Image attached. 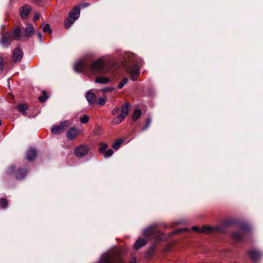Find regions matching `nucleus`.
Masks as SVG:
<instances>
[{
    "label": "nucleus",
    "mask_w": 263,
    "mask_h": 263,
    "mask_svg": "<svg viewBox=\"0 0 263 263\" xmlns=\"http://www.w3.org/2000/svg\"><path fill=\"white\" fill-rule=\"evenodd\" d=\"M128 59L127 62L131 64L129 69V72L133 81H136L139 76V70L143 64L142 59L133 53H128L126 55Z\"/></svg>",
    "instance_id": "1"
},
{
    "label": "nucleus",
    "mask_w": 263,
    "mask_h": 263,
    "mask_svg": "<svg viewBox=\"0 0 263 263\" xmlns=\"http://www.w3.org/2000/svg\"><path fill=\"white\" fill-rule=\"evenodd\" d=\"M105 62L102 58L94 61L87 66L88 74L96 75L100 73H105Z\"/></svg>",
    "instance_id": "2"
},
{
    "label": "nucleus",
    "mask_w": 263,
    "mask_h": 263,
    "mask_svg": "<svg viewBox=\"0 0 263 263\" xmlns=\"http://www.w3.org/2000/svg\"><path fill=\"white\" fill-rule=\"evenodd\" d=\"M156 224H154L144 230H143V234L145 236H152L155 238L158 241L163 240V234H161L160 231L156 228Z\"/></svg>",
    "instance_id": "3"
},
{
    "label": "nucleus",
    "mask_w": 263,
    "mask_h": 263,
    "mask_svg": "<svg viewBox=\"0 0 263 263\" xmlns=\"http://www.w3.org/2000/svg\"><path fill=\"white\" fill-rule=\"evenodd\" d=\"M80 8L75 7L71 10L69 14L68 18L65 21L64 26L66 29H68L80 16Z\"/></svg>",
    "instance_id": "4"
},
{
    "label": "nucleus",
    "mask_w": 263,
    "mask_h": 263,
    "mask_svg": "<svg viewBox=\"0 0 263 263\" xmlns=\"http://www.w3.org/2000/svg\"><path fill=\"white\" fill-rule=\"evenodd\" d=\"M129 107V104L128 102H125L121 108V113L112 120V122L113 124H118L126 118L128 114Z\"/></svg>",
    "instance_id": "5"
},
{
    "label": "nucleus",
    "mask_w": 263,
    "mask_h": 263,
    "mask_svg": "<svg viewBox=\"0 0 263 263\" xmlns=\"http://www.w3.org/2000/svg\"><path fill=\"white\" fill-rule=\"evenodd\" d=\"M240 229L241 232H235L232 234V238L235 241H240L243 237V233L248 232L251 230L250 227L247 224H242Z\"/></svg>",
    "instance_id": "6"
},
{
    "label": "nucleus",
    "mask_w": 263,
    "mask_h": 263,
    "mask_svg": "<svg viewBox=\"0 0 263 263\" xmlns=\"http://www.w3.org/2000/svg\"><path fill=\"white\" fill-rule=\"evenodd\" d=\"M89 147L84 144L78 146L74 151V155L76 157L81 158L85 156L88 153Z\"/></svg>",
    "instance_id": "7"
},
{
    "label": "nucleus",
    "mask_w": 263,
    "mask_h": 263,
    "mask_svg": "<svg viewBox=\"0 0 263 263\" xmlns=\"http://www.w3.org/2000/svg\"><path fill=\"white\" fill-rule=\"evenodd\" d=\"M12 39V32H6L0 39V44L4 48H7L11 44Z\"/></svg>",
    "instance_id": "8"
},
{
    "label": "nucleus",
    "mask_w": 263,
    "mask_h": 263,
    "mask_svg": "<svg viewBox=\"0 0 263 263\" xmlns=\"http://www.w3.org/2000/svg\"><path fill=\"white\" fill-rule=\"evenodd\" d=\"M69 124V123L68 121H64L61 122V123L58 125L52 126L51 132L53 134H59L63 131L64 128L67 127Z\"/></svg>",
    "instance_id": "9"
},
{
    "label": "nucleus",
    "mask_w": 263,
    "mask_h": 263,
    "mask_svg": "<svg viewBox=\"0 0 263 263\" xmlns=\"http://www.w3.org/2000/svg\"><path fill=\"white\" fill-rule=\"evenodd\" d=\"M87 64L82 61L77 62L74 65V70L78 72H84L88 74Z\"/></svg>",
    "instance_id": "10"
},
{
    "label": "nucleus",
    "mask_w": 263,
    "mask_h": 263,
    "mask_svg": "<svg viewBox=\"0 0 263 263\" xmlns=\"http://www.w3.org/2000/svg\"><path fill=\"white\" fill-rule=\"evenodd\" d=\"M24 32L20 27H15L12 33V39L15 40H20L22 38Z\"/></svg>",
    "instance_id": "11"
},
{
    "label": "nucleus",
    "mask_w": 263,
    "mask_h": 263,
    "mask_svg": "<svg viewBox=\"0 0 263 263\" xmlns=\"http://www.w3.org/2000/svg\"><path fill=\"white\" fill-rule=\"evenodd\" d=\"M23 57V52L20 48H15L13 51V59L14 62H20Z\"/></svg>",
    "instance_id": "12"
},
{
    "label": "nucleus",
    "mask_w": 263,
    "mask_h": 263,
    "mask_svg": "<svg viewBox=\"0 0 263 263\" xmlns=\"http://www.w3.org/2000/svg\"><path fill=\"white\" fill-rule=\"evenodd\" d=\"M31 10V7L29 5H25L22 7L20 10V13L21 17L23 18H27Z\"/></svg>",
    "instance_id": "13"
},
{
    "label": "nucleus",
    "mask_w": 263,
    "mask_h": 263,
    "mask_svg": "<svg viewBox=\"0 0 263 263\" xmlns=\"http://www.w3.org/2000/svg\"><path fill=\"white\" fill-rule=\"evenodd\" d=\"M248 254L253 261H257L261 256V253L258 251L254 249L250 250Z\"/></svg>",
    "instance_id": "14"
},
{
    "label": "nucleus",
    "mask_w": 263,
    "mask_h": 263,
    "mask_svg": "<svg viewBox=\"0 0 263 263\" xmlns=\"http://www.w3.org/2000/svg\"><path fill=\"white\" fill-rule=\"evenodd\" d=\"M86 99L89 104H93L96 100V95L92 90H89L86 93Z\"/></svg>",
    "instance_id": "15"
},
{
    "label": "nucleus",
    "mask_w": 263,
    "mask_h": 263,
    "mask_svg": "<svg viewBox=\"0 0 263 263\" xmlns=\"http://www.w3.org/2000/svg\"><path fill=\"white\" fill-rule=\"evenodd\" d=\"M147 243V240L144 238H139L137 239L134 245V248L136 250H138L144 247Z\"/></svg>",
    "instance_id": "16"
},
{
    "label": "nucleus",
    "mask_w": 263,
    "mask_h": 263,
    "mask_svg": "<svg viewBox=\"0 0 263 263\" xmlns=\"http://www.w3.org/2000/svg\"><path fill=\"white\" fill-rule=\"evenodd\" d=\"M78 134V131L76 127H71L67 132V137L68 139H73Z\"/></svg>",
    "instance_id": "17"
},
{
    "label": "nucleus",
    "mask_w": 263,
    "mask_h": 263,
    "mask_svg": "<svg viewBox=\"0 0 263 263\" xmlns=\"http://www.w3.org/2000/svg\"><path fill=\"white\" fill-rule=\"evenodd\" d=\"M23 29L25 30L24 31H23L24 32V36L27 37L31 36L34 31L33 26L30 24H27L26 28H23Z\"/></svg>",
    "instance_id": "18"
},
{
    "label": "nucleus",
    "mask_w": 263,
    "mask_h": 263,
    "mask_svg": "<svg viewBox=\"0 0 263 263\" xmlns=\"http://www.w3.org/2000/svg\"><path fill=\"white\" fill-rule=\"evenodd\" d=\"M110 81V80L109 78L106 77H97L95 80L96 83L100 84H107L109 83Z\"/></svg>",
    "instance_id": "19"
},
{
    "label": "nucleus",
    "mask_w": 263,
    "mask_h": 263,
    "mask_svg": "<svg viewBox=\"0 0 263 263\" xmlns=\"http://www.w3.org/2000/svg\"><path fill=\"white\" fill-rule=\"evenodd\" d=\"M36 156V151L33 148L29 149L26 154V157L28 161H32L34 159Z\"/></svg>",
    "instance_id": "20"
},
{
    "label": "nucleus",
    "mask_w": 263,
    "mask_h": 263,
    "mask_svg": "<svg viewBox=\"0 0 263 263\" xmlns=\"http://www.w3.org/2000/svg\"><path fill=\"white\" fill-rule=\"evenodd\" d=\"M216 230V227H211L208 226H203L200 228V233L211 234Z\"/></svg>",
    "instance_id": "21"
},
{
    "label": "nucleus",
    "mask_w": 263,
    "mask_h": 263,
    "mask_svg": "<svg viewBox=\"0 0 263 263\" xmlns=\"http://www.w3.org/2000/svg\"><path fill=\"white\" fill-rule=\"evenodd\" d=\"M27 174L26 169L18 170L16 174V177L17 179H21L23 178Z\"/></svg>",
    "instance_id": "22"
},
{
    "label": "nucleus",
    "mask_w": 263,
    "mask_h": 263,
    "mask_svg": "<svg viewBox=\"0 0 263 263\" xmlns=\"http://www.w3.org/2000/svg\"><path fill=\"white\" fill-rule=\"evenodd\" d=\"M18 110L23 115H26L25 111L28 109V105L26 104H20L17 106Z\"/></svg>",
    "instance_id": "23"
},
{
    "label": "nucleus",
    "mask_w": 263,
    "mask_h": 263,
    "mask_svg": "<svg viewBox=\"0 0 263 263\" xmlns=\"http://www.w3.org/2000/svg\"><path fill=\"white\" fill-rule=\"evenodd\" d=\"M141 115V111L140 109H136L134 111L133 115V120L134 121L137 120Z\"/></svg>",
    "instance_id": "24"
},
{
    "label": "nucleus",
    "mask_w": 263,
    "mask_h": 263,
    "mask_svg": "<svg viewBox=\"0 0 263 263\" xmlns=\"http://www.w3.org/2000/svg\"><path fill=\"white\" fill-rule=\"evenodd\" d=\"M122 142L123 141L120 139H118L116 140L115 142L112 144V148L115 150L118 149L120 147Z\"/></svg>",
    "instance_id": "25"
},
{
    "label": "nucleus",
    "mask_w": 263,
    "mask_h": 263,
    "mask_svg": "<svg viewBox=\"0 0 263 263\" xmlns=\"http://www.w3.org/2000/svg\"><path fill=\"white\" fill-rule=\"evenodd\" d=\"M100 148H99V151L100 153H105L106 152V150L107 148V145L105 143H100Z\"/></svg>",
    "instance_id": "26"
},
{
    "label": "nucleus",
    "mask_w": 263,
    "mask_h": 263,
    "mask_svg": "<svg viewBox=\"0 0 263 263\" xmlns=\"http://www.w3.org/2000/svg\"><path fill=\"white\" fill-rule=\"evenodd\" d=\"M0 205L2 206V208L5 209L7 207L8 202L5 198H1L0 199Z\"/></svg>",
    "instance_id": "27"
},
{
    "label": "nucleus",
    "mask_w": 263,
    "mask_h": 263,
    "mask_svg": "<svg viewBox=\"0 0 263 263\" xmlns=\"http://www.w3.org/2000/svg\"><path fill=\"white\" fill-rule=\"evenodd\" d=\"M128 82V79L127 78H124L121 82L119 83L118 88L121 89L125 84Z\"/></svg>",
    "instance_id": "28"
},
{
    "label": "nucleus",
    "mask_w": 263,
    "mask_h": 263,
    "mask_svg": "<svg viewBox=\"0 0 263 263\" xmlns=\"http://www.w3.org/2000/svg\"><path fill=\"white\" fill-rule=\"evenodd\" d=\"M89 119V116L87 115H85L83 117L80 118V121L82 124H85L88 122Z\"/></svg>",
    "instance_id": "29"
},
{
    "label": "nucleus",
    "mask_w": 263,
    "mask_h": 263,
    "mask_svg": "<svg viewBox=\"0 0 263 263\" xmlns=\"http://www.w3.org/2000/svg\"><path fill=\"white\" fill-rule=\"evenodd\" d=\"M42 30L44 32H51V30L50 29V26L48 24H46L42 26Z\"/></svg>",
    "instance_id": "30"
},
{
    "label": "nucleus",
    "mask_w": 263,
    "mask_h": 263,
    "mask_svg": "<svg viewBox=\"0 0 263 263\" xmlns=\"http://www.w3.org/2000/svg\"><path fill=\"white\" fill-rule=\"evenodd\" d=\"M48 97L46 96L45 92H43V96L39 97L38 99L41 102H44L47 99Z\"/></svg>",
    "instance_id": "31"
},
{
    "label": "nucleus",
    "mask_w": 263,
    "mask_h": 263,
    "mask_svg": "<svg viewBox=\"0 0 263 263\" xmlns=\"http://www.w3.org/2000/svg\"><path fill=\"white\" fill-rule=\"evenodd\" d=\"M106 102L105 99L104 98H100L97 101V104L98 105H100L101 106H103Z\"/></svg>",
    "instance_id": "32"
},
{
    "label": "nucleus",
    "mask_w": 263,
    "mask_h": 263,
    "mask_svg": "<svg viewBox=\"0 0 263 263\" xmlns=\"http://www.w3.org/2000/svg\"><path fill=\"white\" fill-rule=\"evenodd\" d=\"M151 123V118H148L146 120V124L142 128V130L143 131V130L146 129L149 127V126L150 125Z\"/></svg>",
    "instance_id": "33"
},
{
    "label": "nucleus",
    "mask_w": 263,
    "mask_h": 263,
    "mask_svg": "<svg viewBox=\"0 0 263 263\" xmlns=\"http://www.w3.org/2000/svg\"><path fill=\"white\" fill-rule=\"evenodd\" d=\"M113 151L111 149H109L108 151L105 152L104 157L107 158L110 157L113 154Z\"/></svg>",
    "instance_id": "34"
},
{
    "label": "nucleus",
    "mask_w": 263,
    "mask_h": 263,
    "mask_svg": "<svg viewBox=\"0 0 263 263\" xmlns=\"http://www.w3.org/2000/svg\"><path fill=\"white\" fill-rule=\"evenodd\" d=\"M114 87H106L101 89V91L103 92H107L108 91H111L114 89Z\"/></svg>",
    "instance_id": "35"
},
{
    "label": "nucleus",
    "mask_w": 263,
    "mask_h": 263,
    "mask_svg": "<svg viewBox=\"0 0 263 263\" xmlns=\"http://www.w3.org/2000/svg\"><path fill=\"white\" fill-rule=\"evenodd\" d=\"M155 250V246H153L149 251L147 252V255H152L154 253Z\"/></svg>",
    "instance_id": "36"
},
{
    "label": "nucleus",
    "mask_w": 263,
    "mask_h": 263,
    "mask_svg": "<svg viewBox=\"0 0 263 263\" xmlns=\"http://www.w3.org/2000/svg\"><path fill=\"white\" fill-rule=\"evenodd\" d=\"M189 231V229L187 228L179 229H178V230H176V231H175L173 232V234H177V233H181L182 232H185V231Z\"/></svg>",
    "instance_id": "37"
},
{
    "label": "nucleus",
    "mask_w": 263,
    "mask_h": 263,
    "mask_svg": "<svg viewBox=\"0 0 263 263\" xmlns=\"http://www.w3.org/2000/svg\"><path fill=\"white\" fill-rule=\"evenodd\" d=\"M120 110V108H119V107H115L114 108L112 109V111H111V114L113 115H115L116 114H117V113H118Z\"/></svg>",
    "instance_id": "38"
},
{
    "label": "nucleus",
    "mask_w": 263,
    "mask_h": 263,
    "mask_svg": "<svg viewBox=\"0 0 263 263\" xmlns=\"http://www.w3.org/2000/svg\"><path fill=\"white\" fill-rule=\"evenodd\" d=\"M4 68V63L2 58H0V72H1Z\"/></svg>",
    "instance_id": "39"
},
{
    "label": "nucleus",
    "mask_w": 263,
    "mask_h": 263,
    "mask_svg": "<svg viewBox=\"0 0 263 263\" xmlns=\"http://www.w3.org/2000/svg\"><path fill=\"white\" fill-rule=\"evenodd\" d=\"M192 230L195 232L200 233V228L196 226H193L192 227Z\"/></svg>",
    "instance_id": "40"
},
{
    "label": "nucleus",
    "mask_w": 263,
    "mask_h": 263,
    "mask_svg": "<svg viewBox=\"0 0 263 263\" xmlns=\"http://www.w3.org/2000/svg\"><path fill=\"white\" fill-rule=\"evenodd\" d=\"M89 5V4L88 3H83V4H81L80 5V6L78 7L80 8H84L86 7H87Z\"/></svg>",
    "instance_id": "41"
},
{
    "label": "nucleus",
    "mask_w": 263,
    "mask_h": 263,
    "mask_svg": "<svg viewBox=\"0 0 263 263\" xmlns=\"http://www.w3.org/2000/svg\"><path fill=\"white\" fill-rule=\"evenodd\" d=\"M14 167L13 166H10L7 170L8 174H11L14 172Z\"/></svg>",
    "instance_id": "42"
},
{
    "label": "nucleus",
    "mask_w": 263,
    "mask_h": 263,
    "mask_svg": "<svg viewBox=\"0 0 263 263\" xmlns=\"http://www.w3.org/2000/svg\"><path fill=\"white\" fill-rule=\"evenodd\" d=\"M40 14L38 13H36L35 14H34V17H33V21L34 22H36L37 20H38L40 18Z\"/></svg>",
    "instance_id": "43"
},
{
    "label": "nucleus",
    "mask_w": 263,
    "mask_h": 263,
    "mask_svg": "<svg viewBox=\"0 0 263 263\" xmlns=\"http://www.w3.org/2000/svg\"><path fill=\"white\" fill-rule=\"evenodd\" d=\"M37 39L40 41L42 42L43 41V36H42V33L40 32H38L37 34Z\"/></svg>",
    "instance_id": "44"
},
{
    "label": "nucleus",
    "mask_w": 263,
    "mask_h": 263,
    "mask_svg": "<svg viewBox=\"0 0 263 263\" xmlns=\"http://www.w3.org/2000/svg\"><path fill=\"white\" fill-rule=\"evenodd\" d=\"M129 263H137V259L135 257H133L131 258Z\"/></svg>",
    "instance_id": "45"
},
{
    "label": "nucleus",
    "mask_w": 263,
    "mask_h": 263,
    "mask_svg": "<svg viewBox=\"0 0 263 263\" xmlns=\"http://www.w3.org/2000/svg\"><path fill=\"white\" fill-rule=\"evenodd\" d=\"M1 124H2V122H1V121L0 120V126L1 125Z\"/></svg>",
    "instance_id": "46"
}]
</instances>
